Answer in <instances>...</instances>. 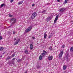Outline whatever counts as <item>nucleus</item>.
<instances>
[{"label":"nucleus","mask_w":73,"mask_h":73,"mask_svg":"<svg viewBox=\"0 0 73 73\" xmlns=\"http://www.w3.org/2000/svg\"><path fill=\"white\" fill-rule=\"evenodd\" d=\"M16 40V38H14V41H15V40Z\"/></svg>","instance_id":"nucleus-39"},{"label":"nucleus","mask_w":73,"mask_h":73,"mask_svg":"<svg viewBox=\"0 0 73 73\" xmlns=\"http://www.w3.org/2000/svg\"><path fill=\"white\" fill-rule=\"evenodd\" d=\"M51 35H50V36L48 37V38H50V37H51Z\"/></svg>","instance_id":"nucleus-31"},{"label":"nucleus","mask_w":73,"mask_h":73,"mask_svg":"<svg viewBox=\"0 0 73 73\" xmlns=\"http://www.w3.org/2000/svg\"><path fill=\"white\" fill-rule=\"evenodd\" d=\"M4 49V47H1L0 48V51H2Z\"/></svg>","instance_id":"nucleus-13"},{"label":"nucleus","mask_w":73,"mask_h":73,"mask_svg":"<svg viewBox=\"0 0 73 73\" xmlns=\"http://www.w3.org/2000/svg\"><path fill=\"white\" fill-rule=\"evenodd\" d=\"M39 59L40 60H42V56H41V55L39 57Z\"/></svg>","instance_id":"nucleus-18"},{"label":"nucleus","mask_w":73,"mask_h":73,"mask_svg":"<svg viewBox=\"0 0 73 73\" xmlns=\"http://www.w3.org/2000/svg\"><path fill=\"white\" fill-rule=\"evenodd\" d=\"M24 73H27V71H25Z\"/></svg>","instance_id":"nucleus-38"},{"label":"nucleus","mask_w":73,"mask_h":73,"mask_svg":"<svg viewBox=\"0 0 73 73\" xmlns=\"http://www.w3.org/2000/svg\"><path fill=\"white\" fill-rule=\"evenodd\" d=\"M37 16V13L36 12L34 13L31 16V18L33 19H35L36 17Z\"/></svg>","instance_id":"nucleus-1"},{"label":"nucleus","mask_w":73,"mask_h":73,"mask_svg":"<svg viewBox=\"0 0 73 73\" xmlns=\"http://www.w3.org/2000/svg\"><path fill=\"white\" fill-rule=\"evenodd\" d=\"M70 51L71 52H73V47H72L70 49Z\"/></svg>","instance_id":"nucleus-17"},{"label":"nucleus","mask_w":73,"mask_h":73,"mask_svg":"<svg viewBox=\"0 0 73 73\" xmlns=\"http://www.w3.org/2000/svg\"><path fill=\"white\" fill-rule=\"evenodd\" d=\"M58 16L57 15L56 16V17L55 18V19L54 20V24H55L56 23V22H57V21L58 19Z\"/></svg>","instance_id":"nucleus-5"},{"label":"nucleus","mask_w":73,"mask_h":73,"mask_svg":"<svg viewBox=\"0 0 73 73\" xmlns=\"http://www.w3.org/2000/svg\"><path fill=\"white\" fill-rule=\"evenodd\" d=\"M61 15H62V14H60V15L61 16Z\"/></svg>","instance_id":"nucleus-42"},{"label":"nucleus","mask_w":73,"mask_h":73,"mask_svg":"<svg viewBox=\"0 0 73 73\" xmlns=\"http://www.w3.org/2000/svg\"><path fill=\"white\" fill-rule=\"evenodd\" d=\"M52 59H53V56H48V60L50 61L51 60H52Z\"/></svg>","instance_id":"nucleus-4"},{"label":"nucleus","mask_w":73,"mask_h":73,"mask_svg":"<svg viewBox=\"0 0 73 73\" xmlns=\"http://www.w3.org/2000/svg\"><path fill=\"white\" fill-rule=\"evenodd\" d=\"M60 53V54H61L62 55L64 53L63 50H61Z\"/></svg>","instance_id":"nucleus-14"},{"label":"nucleus","mask_w":73,"mask_h":73,"mask_svg":"<svg viewBox=\"0 0 73 73\" xmlns=\"http://www.w3.org/2000/svg\"><path fill=\"white\" fill-rule=\"evenodd\" d=\"M68 57H69V55H67L66 56V59H68Z\"/></svg>","instance_id":"nucleus-30"},{"label":"nucleus","mask_w":73,"mask_h":73,"mask_svg":"<svg viewBox=\"0 0 73 73\" xmlns=\"http://www.w3.org/2000/svg\"><path fill=\"white\" fill-rule=\"evenodd\" d=\"M0 57H2V56H1Z\"/></svg>","instance_id":"nucleus-41"},{"label":"nucleus","mask_w":73,"mask_h":73,"mask_svg":"<svg viewBox=\"0 0 73 73\" xmlns=\"http://www.w3.org/2000/svg\"><path fill=\"white\" fill-rule=\"evenodd\" d=\"M15 54H13L12 56V57H13L15 56Z\"/></svg>","instance_id":"nucleus-25"},{"label":"nucleus","mask_w":73,"mask_h":73,"mask_svg":"<svg viewBox=\"0 0 73 73\" xmlns=\"http://www.w3.org/2000/svg\"><path fill=\"white\" fill-rule=\"evenodd\" d=\"M67 67L66 65H64L63 67V70H65L66 69Z\"/></svg>","instance_id":"nucleus-11"},{"label":"nucleus","mask_w":73,"mask_h":73,"mask_svg":"<svg viewBox=\"0 0 73 73\" xmlns=\"http://www.w3.org/2000/svg\"><path fill=\"white\" fill-rule=\"evenodd\" d=\"M62 54H60L59 55V59H61V57H62Z\"/></svg>","instance_id":"nucleus-12"},{"label":"nucleus","mask_w":73,"mask_h":73,"mask_svg":"<svg viewBox=\"0 0 73 73\" xmlns=\"http://www.w3.org/2000/svg\"><path fill=\"white\" fill-rule=\"evenodd\" d=\"M11 21H12L13 23L12 24H15L16 21V19L15 18H13L11 19Z\"/></svg>","instance_id":"nucleus-2"},{"label":"nucleus","mask_w":73,"mask_h":73,"mask_svg":"<svg viewBox=\"0 0 73 73\" xmlns=\"http://www.w3.org/2000/svg\"><path fill=\"white\" fill-rule=\"evenodd\" d=\"M32 27H29L27 29L25 30L26 32H30L31 30L32 29Z\"/></svg>","instance_id":"nucleus-3"},{"label":"nucleus","mask_w":73,"mask_h":73,"mask_svg":"<svg viewBox=\"0 0 73 73\" xmlns=\"http://www.w3.org/2000/svg\"><path fill=\"white\" fill-rule=\"evenodd\" d=\"M19 61H22V59H19Z\"/></svg>","instance_id":"nucleus-35"},{"label":"nucleus","mask_w":73,"mask_h":73,"mask_svg":"<svg viewBox=\"0 0 73 73\" xmlns=\"http://www.w3.org/2000/svg\"><path fill=\"white\" fill-rule=\"evenodd\" d=\"M50 20H51V18H50V17H48L46 20V21H50Z\"/></svg>","instance_id":"nucleus-7"},{"label":"nucleus","mask_w":73,"mask_h":73,"mask_svg":"<svg viewBox=\"0 0 73 73\" xmlns=\"http://www.w3.org/2000/svg\"><path fill=\"white\" fill-rule=\"evenodd\" d=\"M68 1L69 0H65L64 2V4H66V3H68Z\"/></svg>","instance_id":"nucleus-20"},{"label":"nucleus","mask_w":73,"mask_h":73,"mask_svg":"<svg viewBox=\"0 0 73 73\" xmlns=\"http://www.w3.org/2000/svg\"><path fill=\"white\" fill-rule=\"evenodd\" d=\"M65 45H63L62 46V48H65Z\"/></svg>","instance_id":"nucleus-28"},{"label":"nucleus","mask_w":73,"mask_h":73,"mask_svg":"<svg viewBox=\"0 0 73 73\" xmlns=\"http://www.w3.org/2000/svg\"><path fill=\"white\" fill-rule=\"evenodd\" d=\"M2 38H3V37L2 36H0V40H1V39H2Z\"/></svg>","instance_id":"nucleus-24"},{"label":"nucleus","mask_w":73,"mask_h":73,"mask_svg":"<svg viewBox=\"0 0 73 73\" xmlns=\"http://www.w3.org/2000/svg\"><path fill=\"white\" fill-rule=\"evenodd\" d=\"M44 53H46V51H44Z\"/></svg>","instance_id":"nucleus-36"},{"label":"nucleus","mask_w":73,"mask_h":73,"mask_svg":"<svg viewBox=\"0 0 73 73\" xmlns=\"http://www.w3.org/2000/svg\"><path fill=\"white\" fill-rule=\"evenodd\" d=\"M49 49L50 50H52V47H50Z\"/></svg>","instance_id":"nucleus-26"},{"label":"nucleus","mask_w":73,"mask_h":73,"mask_svg":"<svg viewBox=\"0 0 73 73\" xmlns=\"http://www.w3.org/2000/svg\"><path fill=\"white\" fill-rule=\"evenodd\" d=\"M25 52L26 54H28V51L27 50H26L25 51Z\"/></svg>","instance_id":"nucleus-19"},{"label":"nucleus","mask_w":73,"mask_h":73,"mask_svg":"<svg viewBox=\"0 0 73 73\" xmlns=\"http://www.w3.org/2000/svg\"><path fill=\"white\" fill-rule=\"evenodd\" d=\"M45 53H43L41 54L40 56H41L43 57V56H44L45 55Z\"/></svg>","instance_id":"nucleus-16"},{"label":"nucleus","mask_w":73,"mask_h":73,"mask_svg":"<svg viewBox=\"0 0 73 73\" xmlns=\"http://www.w3.org/2000/svg\"><path fill=\"white\" fill-rule=\"evenodd\" d=\"M10 58H11L9 57H8L7 58V60H9Z\"/></svg>","instance_id":"nucleus-29"},{"label":"nucleus","mask_w":73,"mask_h":73,"mask_svg":"<svg viewBox=\"0 0 73 73\" xmlns=\"http://www.w3.org/2000/svg\"><path fill=\"white\" fill-rule=\"evenodd\" d=\"M46 37H47V35L45 33L44 35V38H46Z\"/></svg>","instance_id":"nucleus-10"},{"label":"nucleus","mask_w":73,"mask_h":73,"mask_svg":"<svg viewBox=\"0 0 73 73\" xmlns=\"http://www.w3.org/2000/svg\"><path fill=\"white\" fill-rule=\"evenodd\" d=\"M14 0H11L10 1V3H13V1H14Z\"/></svg>","instance_id":"nucleus-27"},{"label":"nucleus","mask_w":73,"mask_h":73,"mask_svg":"<svg viewBox=\"0 0 73 73\" xmlns=\"http://www.w3.org/2000/svg\"><path fill=\"white\" fill-rule=\"evenodd\" d=\"M15 33H16V32H15V31H14L13 32V34H15Z\"/></svg>","instance_id":"nucleus-34"},{"label":"nucleus","mask_w":73,"mask_h":73,"mask_svg":"<svg viewBox=\"0 0 73 73\" xmlns=\"http://www.w3.org/2000/svg\"><path fill=\"white\" fill-rule=\"evenodd\" d=\"M32 38H33V39H35V38L34 37H32Z\"/></svg>","instance_id":"nucleus-32"},{"label":"nucleus","mask_w":73,"mask_h":73,"mask_svg":"<svg viewBox=\"0 0 73 73\" xmlns=\"http://www.w3.org/2000/svg\"><path fill=\"white\" fill-rule=\"evenodd\" d=\"M57 1H58V2H60V0H57Z\"/></svg>","instance_id":"nucleus-37"},{"label":"nucleus","mask_w":73,"mask_h":73,"mask_svg":"<svg viewBox=\"0 0 73 73\" xmlns=\"http://www.w3.org/2000/svg\"><path fill=\"white\" fill-rule=\"evenodd\" d=\"M30 49L31 50L33 49V45L31 44H30Z\"/></svg>","instance_id":"nucleus-8"},{"label":"nucleus","mask_w":73,"mask_h":73,"mask_svg":"<svg viewBox=\"0 0 73 73\" xmlns=\"http://www.w3.org/2000/svg\"><path fill=\"white\" fill-rule=\"evenodd\" d=\"M3 6H4V7H5V5L4 4H2L1 5V7H3Z\"/></svg>","instance_id":"nucleus-21"},{"label":"nucleus","mask_w":73,"mask_h":73,"mask_svg":"<svg viewBox=\"0 0 73 73\" xmlns=\"http://www.w3.org/2000/svg\"><path fill=\"white\" fill-rule=\"evenodd\" d=\"M23 3V1H22L21 2H20L18 3L19 5H20L21 4H22Z\"/></svg>","instance_id":"nucleus-15"},{"label":"nucleus","mask_w":73,"mask_h":73,"mask_svg":"<svg viewBox=\"0 0 73 73\" xmlns=\"http://www.w3.org/2000/svg\"><path fill=\"white\" fill-rule=\"evenodd\" d=\"M45 12H46V11L44 10V11H42V12L43 13H45Z\"/></svg>","instance_id":"nucleus-22"},{"label":"nucleus","mask_w":73,"mask_h":73,"mask_svg":"<svg viewBox=\"0 0 73 73\" xmlns=\"http://www.w3.org/2000/svg\"><path fill=\"white\" fill-rule=\"evenodd\" d=\"M64 8H62L59 10V12H63L64 11Z\"/></svg>","instance_id":"nucleus-9"},{"label":"nucleus","mask_w":73,"mask_h":73,"mask_svg":"<svg viewBox=\"0 0 73 73\" xmlns=\"http://www.w3.org/2000/svg\"><path fill=\"white\" fill-rule=\"evenodd\" d=\"M15 60V58H13V60Z\"/></svg>","instance_id":"nucleus-40"},{"label":"nucleus","mask_w":73,"mask_h":73,"mask_svg":"<svg viewBox=\"0 0 73 73\" xmlns=\"http://www.w3.org/2000/svg\"><path fill=\"white\" fill-rule=\"evenodd\" d=\"M20 39H18V40H17L15 42V43L14 44V45H17V44H18L19 42L20 41Z\"/></svg>","instance_id":"nucleus-6"},{"label":"nucleus","mask_w":73,"mask_h":73,"mask_svg":"<svg viewBox=\"0 0 73 73\" xmlns=\"http://www.w3.org/2000/svg\"><path fill=\"white\" fill-rule=\"evenodd\" d=\"M9 17H12V16H13V15H12L11 14H9Z\"/></svg>","instance_id":"nucleus-23"},{"label":"nucleus","mask_w":73,"mask_h":73,"mask_svg":"<svg viewBox=\"0 0 73 73\" xmlns=\"http://www.w3.org/2000/svg\"><path fill=\"white\" fill-rule=\"evenodd\" d=\"M32 7H34L35 6V4H33L32 5Z\"/></svg>","instance_id":"nucleus-33"}]
</instances>
